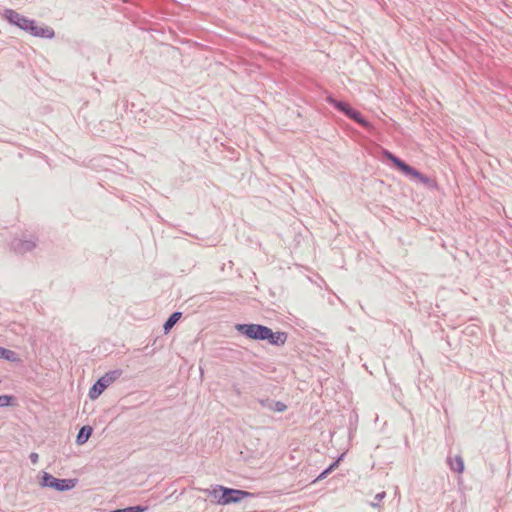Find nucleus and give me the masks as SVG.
Wrapping results in <instances>:
<instances>
[{
    "label": "nucleus",
    "mask_w": 512,
    "mask_h": 512,
    "mask_svg": "<svg viewBox=\"0 0 512 512\" xmlns=\"http://www.w3.org/2000/svg\"><path fill=\"white\" fill-rule=\"evenodd\" d=\"M326 101L336 108L338 111L342 112L345 116L355 121L357 124L364 128H371V123L356 109L350 106L345 101L337 100L332 96H328Z\"/></svg>",
    "instance_id": "7ed1b4c3"
},
{
    "label": "nucleus",
    "mask_w": 512,
    "mask_h": 512,
    "mask_svg": "<svg viewBox=\"0 0 512 512\" xmlns=\"http://www.w3.org/2000/svg\"><path fill=\"white\" fill-rule=\"evenodd\" d=\"M3 18L9 24L32 34V19H29L10 8L4 10Z\"/></svg>",
    "instance_id": "0eeeda50"
},
{
    "label": "nucleus",
    "mask_w": 512,
    "mask_h": 512,
    "mask_svg": "<svg viewBox=\"0 0 512 512\" xmlns=\"http://www.w3.org/2000/svg\"><path fill=\"white\" fill-rule=\"evenodd\" d=\"M123 2H124V3H129V2H130V0H123Z\"/></svg>",
    "instance_id": "5701e85b"
},
{
    "label": "nucleus",
    "mask_w": 512,
    "mask_h": 512,
    "mask_svg": "<svg viewBox=\"0 0 512 512\" xmlns=\"http://www.w3.org/2000/svg\"><path fill=\"white\" fill-rule=\"evenodd\" d=\"M182 313L175 311L173 312L167 320L163 324V332L165 334L169 333L170 330L174 327V325L178 322V320L181 318Z\"/></svg>",
    "instance_id": "ddd939ff"
},
{
    "label": "nucleus",
    "mask_w": 512,
    "mask_h": 512,
    "mask_svg": "<svg viewBox=\"0 0 512 512\" xmlns=\"http://www.w3.org/2000/svg\"><path fill=\"white\" fill-rule=\"evenodd\" d=\"M386 496V492L382 491L380 493H377L374 497V502H371L372 507H379V502L382 501Z\"/></svg>",
    "instance_id": "a211bd4d"
},
{
    "label": "nucleus",
    "mask_w": 512,
    "mask_h": 512,
    "mask_svg": "<svg viewBox=\"0 0 512 512\" xmlns=\"http://www.w3.org/2000/svg\"><path fill=\"white\" fill-rule=\"evenodd\" d=\"M93 433V428L89 425L82 426L76 436V444L77 445H83L85 444L88 439L91 437Z\"/></svg>",
    "instance_id": "9b49d317"
},
{
    "label": "nucleus",
    "mask_w": 512,
    "mask_h": 512,
    "mask_svg": "<svg viewBox=\"0 0 512 512\" xmlns=\"http://www.w3.org/2000/svg\"><path fill=\"white\" fill-rule=\"evenodd\" d=\"M123 374L122 369H114L106 372L89 389L88 396L91 400L97 399L107 387L119 379Z\"/></svg>",
    "instance_id": "20e7f679"
},
{
    "label": "nucleus",
    "mask_w": 512,
    "mask_h": 512,
    "mask_svg": "<svg viewBox=\"0 0 512 512\" xmlns=\"http://www.w3.org/2000/svg\"><path fill=\"white\" fill-rule=\"evenodd\" d=\"M234 390H235L237 395H240L241 392H240V390L236 386H234Z\"/></svg>",
    "instance_id": "4be33fe9"
},
{
    "label": "nucleus",
    "mask_w": 512,
    "mask_h": 512,
    "mask_svg": "<svg viewBox=\"0 0 512 512\" xmlns=\"http://www.w3.org/2000/svg\"><path fill=\"white\" fill-rule=\"evenodd\" d=\"M77 479H60L50 473L42 472L40 485L43 488H52L59 492L69 491L76 486Z\"/></svg>",
    "instance_id": "39448f33"
},
{
    "label": "nucleus",
    "mask_w": 512,
    "mask_h": 512,
    "mask_svg": "<svg viewBox=\"0 0 512 512\" xmlns=\"http://www.w3.org/2000/svg\"><path fill=\"white\" fill-rule=\"evenodd\" d=\"M0 359L6 360L8 362L20 361L16 352L2 346H0Z\"/></svg>",
    "instance_id": "4468645a"
},
{
    "label": "nucleus",
    "mask_w": 512,
    "mask_h": 512,
    "mask_svg": "<svg viewBox=\"0 0 512 512\" xmlns=\"http://www.w3.org/2000/svg\"><path fill=\"white\" fill-rule=\"evenodd\" d=\"M209 496L215 499L218 505H228L238 503L244 498L252 497L253 494L240 489L228 488L222 485H216L212 489L204 490Z\"/></svg>",
    "instance_id": "f03ea898"
},
{
    "label": "nucleus",
    "mask_w": 512,
    "mask_h": 512,
    "mask_svg": "<svg viewBox=\"0 0 512 512\" xmlns=\"http://www.w3.org/2000/svg\"><path fill=\"white\" fill-rule=\"evenodd\" d=\"M330 473H331V471H330L328 468H326L325 470H323V471L321 472V474L317 477V479H316V480L324 479V478H326Z\"/></svg>",
    "instance_id": "aec40b11"
},
{
    "label": "nucleus",
    "mask_w": 512,
    "mask_h": 512,
    "mask_svg": "<svg viewBox=\"0 0 512 512\" xmlns=\"http://www.w3.org/2000/svg\"><path fill=\"white\" fill-rule=\"evenodd\" d=\"M55 36L54 30L49 26H38L34 22V37L52 39Z\"/></svg>",
    "instance_id": "9d476101"
},
{
    "label": "nucleus",
    "mask_w": 512,
    "mask_h": 512,
    "mask_svg": "<svg viewBox=\"0 0 512 512\" xmlns=\"http://www.w3.org/2000/svg\"><path fill=\"white\" fill-rule=\"evenodd\" d=\"M11 247L16 253L23 254V253L32 251V241L31 240L15 239L12 242Z\"/></svg>",
    "instance_id": "1a4fd4ad"
},
{
    "label": "nucleus",
    "mask_w": 512,
    "mask_h": 512,
    "mask_svg": "<svg viewBox=\"0 0 512 512\" xmlns=\"http://www.w3.org/2000/svg\"><path fill=\"white\" fill-rule=\"evenodd\" d=\"M267 326L256 323H238L235 330L245 338L254 341H264Z\"/></svg>",
    "instance_id": "423d86ee"
},
{
    "label": "nucleus",
    "mask_w": 512,
    "mask_h": 512,
    "mask_svg": "<svg viewBox=\"0 0 512 512\" xmlns=\"http://www.w3.org/2000/svg\"><path fill=\"white\" fill-rule=\"evenodd\" d=\"M383 155L385 156L386 159L391 161L393 166L399 171H401L405 176L413 180L419 181L429 189H436L438 187V184L435 179H432L426 176L425 174L421 173L419 170L410 166L405 161L394 155L392 152L384 150Z\"/></svg>",
    "instance_id": "f257e3e1"
},
{
    "label": "nucleus",
    "mask_w": 512,
    "mask_h": 512,
    "mask_svg": "<svg viewBox=\"0 0 512 512\" xmlns=\"http://www.w3.org/2000/svg\"><path fill=\"white\" fill-rule=\"evenodd\" d=\"M16 398L11 394L0 395V407H10L15 405Z\"/></svg>",
    "instance_id": "2eb2a0df"
},
{
    "label": "nucleus",
    "mask_w": 512,
    "mask_h": 512,
    "mask_svg": "<svg viewBox=\"0 0 512 512\" xmlns=\"http://www.w3.org/2000/svg\"><path fill=\"white\" fill-rule=\"evenodd\" d=\"M288 339V333L284 331H276L274 332L271 328L267 326L266 333L264 335V341H267L270 345L281 347L283 346Z\"/></svg>",
    "instance_id": "6e6552de"
},
{
    "label": "nucleus",
    "mask_w": 512,
    "mask_h": 512,
    "mask_svg": "<svg viewBox=\"0 0 512 512\" xmlns=\"http://www.w3.org/2000/svg\"><path fill=\"white\" fill-rule=\"evenodd\" d=\"M38 461V454L34 452V464Z\"/></svg>",
    "instance_id": "412c9836"
},
{
    "label": "nucleus",
    "mask_w": 512,
    "mask_h": 512,
    "mask_svg": "<svg viewBox=\"0 0 512 512\" xmlns=\"http://www.w3.org/2000/svg\"><path fill=\"white\" fill-rule=\"evenodd\" d=\"M344 453L341 454L334 462H332L327 468L332 472L334 469H336L339 465V462L343 459Z\"/></svg>",
    "instance_id": "6ab92c4d"
},
{
    "label": "nucleus",
    "mask_w": 512,
    "mask_h": 512,
    "mask_svg": "<svg viewBox=\"0 0 512 512\" xmlns=\"http://www.w3.org/2000/svg\"><path fill=\"white\" fill-rule=\"evenodd\" d=\"M257 402L263 407V408H266V409H269L271 410L272 409V402L273 400L270 399V398H265V399H261V398H258L257 399Z\"/></svg>",
    "instance_id": "f3484780"
},
{
    "label": "nucleus",
    "mask_w": 512,
    "mask_h": 512,
    "mask_svg": "<svg viewBox=\"0 0 512 512\" xmlns=\"http://www.w3.org/2000/svg\"><path fill=\"white\" fill-rule=\"evenodd\" d=\"M447 464L449 468L454 472L461 474L464 471V460L460 455H456L455 457H448Z\"/></svg>",
    "instance_id": "f8f14e48"
},
{
    "label": "nucleus",
    "mask_w": 512,
    "mask_h": 512,
    "mask_svg": "<svg viewBox=\"0 0 512 512\" xmlns=\"http://www.w3.org/2000/svg\"><path fill=\"white\" fill-rule=\"evenodd\" d=\"M286 409H287V405L284 402L273 400L271 411L284 412Z\"/></svg>",
    "instance_id": "dca6fc26"
}]
</instances>
